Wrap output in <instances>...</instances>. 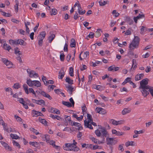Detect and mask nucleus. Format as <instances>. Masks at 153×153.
Segmentation results:
<instances>
[{"label": "nucleus", "instance_id": "21", "mask_svg": "<svg viewBox=\"0 0 153 153\" xmlns=\"http://www.w3.org/2000/svg\"><path fill=\"white\" fill-rule=\"evenodd\" d=\"M32 101L34 103H35L37 104H39L41 105H45V101L42 100H36L35 99H32Z\"/></svg>", "mask_w": 153, "mask_h": 153}, {"label": "nucleus", "instance_id": "10", "mask_svg": "<svg viewBox=\"0 0 153 153\" xmlns=\"http://www.w3.org/2000/svg\"><path fill=\"white\" fill-rule=\"evenodd\" d=\"M149 80V79L147 78L143 79L140 82L139 88L146 87L147 88V87H149V86L147 85L148 84Z\"/></svg>", "mask_w": 153, "mask_h": 153}, {"label": "nucleus", "instance_id": "29", "mask_svg": "<svg viewBox=\"0 0 153 153\" xmlns=\"http://www.w3.org/2000/svg\"><path fill=\"white\" fill-rule=\"evenodd\" d=\"M136 145V144L133 141H128L125 143V146L126 147L129 146H134Z\"/></svg>", "mask_w": 153, "mask_h": 153}, {"label": "nucleus", "instance_id": "54", "mask_svg": "<svg viewBox=\"0 0 153 153\" xmlns=\"http://www.w3.org/2000/svg\"><path fill=\"white\" fill-rule=\"evenodd\" d=\"M50 13L51 15H55L57 13V10L55 8L52 9Z\"/></svg>", "mask_w": 153, "mask_h": 153}, {"label": "nucleus", "instance_id": "33", "mask_svg": "<svg viewBox=\"0 0 153 153\" xmlns=\"http://www.w3.org/2000/svg\"><path fill=\"white\" fill-rule=\"evenodd\" d=\"M73 117L76 118L78 121L81 120L83 118V116L81 115L79 117H78V115L75 114H73Z\"/></svg>", "mask_w": 153, "mask_h": 153}, {"label": "nucleus", "instance_id": "1", "mask_svg": "<svg viewBox=\"0 0 153 153\" xmlns=\"http://www.w3.org/2000/svg\"><path fill=\"white\" fill-rule=\"evenodd\" d=\"M96 135L98 137L101 136L106 137L109 135L108 131L105 128L101 126H99L98 128L95 130Z\"/></svg>", "mask_w": 153, "mask_h": 153}, {"label": "nucleus", "instance_id": "58", "mask_svg": "<svg viewBox=\"0 0 153 153\" xmlns=\"http://www.w3.org/2000/svg\"><path fill=\"white\" fill-rule=\"evenodd\" d=\"M15 53L16 54L20 55L22 54L21 52L20 51L19 49L17 48L15 49Z\"/></svg>", "mask_w": 153, "mask_h": 153}, {"label": "nucleus", "instance_id": "44", "mask_svg": "<svg viewBox=\"0 0 153 153\" xmlns=\"http://www.w3.org/2000/svg\"><path fill=\"white\" fill-rule=\"evenodd\" d=\"M147 88H148L149 91L151 96L153 97V87L151 86L147 87Z\"/></svg>", "mask_w": 153, "mask_h": 153}, {"label": "nucleus", "instance_id": "31", "mask_svg": "<svg viewBox=\"0 0 153 153\" xmlns=\"http://www.w3.org/2000/svg\"><path fill=\"white\" fill-rule=\"evenodd\" d=\"M66 88L68 92L70 94H72L73 91L74 90V88L73 87L71 86L68 85L66 87Z\"/></svg>", "mask_w": 153, "mask_h": 153}, {"label": "nucleus", "instance_id": "27", "mask_svg": "<svg viewBox=\"0 0 153 153\" xmlns=\"http://www.w3.org/2000/svg\"><path fill=\"white\" fill-rule=\"evenodd\" d=\"M72 125L77 127L76 128L78 130H81L82 129L81 124L77 122H74L73 123Z\"/></svg>", "mask_w": 153, "mask_h": 153}, {"label": "nucleus", "instance_id": "15", "mask_svg": "<svg viewBox=\"0 0 153 153\" xmlns=\"http://www.w3.org/2000/svg\"><path fill=\"white\" fill-rule=\"evenodd\" d=\"M95 111L100 114H104L106 113V110L100 107H97L95 109Z\"/></svg>", "mask_w": 153, "mask_h": 153}, {"label": "nucleus", "instance_id": "53", "mask_svg": "<svg viewBox=\"0 0 153 153\" xmlns=\"http://www.w3.org/2000/svg\"><path fill=\"white\" fill-rule=\"evenodd\" d=\"M112 13L113 14L115 18L118 17L120 15V14L117 12L116 10H113L112 12Z\"/></svg>", "mask_w": 153, "mask_h": 153}, {"label": "nucleus", "instance_id": "60", "mask_svg": "<svg viewBox=\"0 0 153 153\" xmlns=\"http://www.w3.org/2000/svg\"><path fill=\"white\" fill-rule=\"evenodd\" d=\"M74 69L72 67H71L69 69V74L70 75L72 76H74Z\"/></svg>", "mask_w": 153, "mask_h": 153}, {"label": "nucleus", "instance_id": "3", "mask_svg": "<svg viewBox=\"0 0 153 153\" xmlns=\"http://www.w3.org/2000/svg\"><path fill=\"white\" fill-rule=\"evenodd\" d=\"M76 142H75L74 144L66 143L63 146V149L67 151H77L79 149L76 146Z\"/></svg>", "mask_w": 153, "mask_h": 153}, {"label": "nucleus", "instance_id": "38", "mask_svg": "<svg viewBox=\"0 0 153 153\" xmlns=\"http://www.w3.org/2000/svg\"><path fill=\"white\" fill-rule=\"evenodd\" d=\"M99 3L100 6H104L106 4H108L109 2L108 1H102V0H100L99 1Z\"/></svg>", "mask_w": 153, "mask_h": 153}, {"label": "nucleus", "instance_id": "23", "mask_svg": "<svg viewBox=\"0 0 153 153\" xmlns=\"http://www.w3.org/2000/svg\"><path fill=\"white\" fill-rule=\"evenodd\" d=\"M39 93L40 94L42 95L44 97L48 98L50 100L52 99V97L50 96V95L46 93L43 91H41L40 92H39Z\"/></svg>", "mask_w": 153, "mask_h": 153}, {"label": "nucleus", "instance_id": "28", "mask_svg": "<svg viewBox=\"0 0 153 153\" xmlns=\"http://www.w3.org/2000/svg\"><path fill=\"white\" fill-rule=\"evenodd\" d=\"M65 71L63 69H62L59 72L58 78L60 79H62L64 76Z\"/></svg>", "mask_w": 153, "mask_h": 153}, {"label": "nucleus", "instance_id": "45", "mask_svg": "<svg viewBox=\"0 0 153 153\" xmlns=\"http://www.w3.org/2000/svg\"><path fill=\"white\" fill-rule=\"evenodd\" d=\"M15 5L14 6V8L16 11H18L19 8L18 6L19 4V1L17 0H16L15 1Z\"/></svg>", "mask_w": 153, "mask_h": 153}, {"label": "nucleus", "instance_id": "9", "mask_svg": "<svg viewBox=\"0 0 153 153\" xmlns=\"http://www.w3.org/2000/svg\"><path fill=\"white\" fill-rule=\"evenodd\" d=\"M1 61L8 68H10L13 67V63L7 59L5 58H2L1 59Z\"/></svg>", "mask_w": 153, "mask_h": 153}, {"label": "nucleus", "instance_id": "39", "mask_svg": "<svg viewBox=\"0 0 153 153\" xmlns=\"http://www.w3.org/2000/svg\"><path fill=\"white\" fill-rule=\"evenodd\" d=\"M70 46L71 48L75 47L76 46L75 41L74 39H72L71 40Z\"/></svg>", "mask_w": 153, "mask_h": 153}, {"label": "nucleus", "instance_id": "13", "mask_svg": "<svg viewBox=\"0 0 153 153\" xmlns=\"http://www.w3.org/2000/svg\"><path fill=\"white\" fill-rule=\"evenodd\" d=\"M111 132L112 135H114L117 136H123L125 134L124 132L121 131H117V130L114 129H111Z\"/></svg>", "mask_w": 153, "mask_h": 153}, {"label": "nucleus", "instance_id": "62", "mask_svg": "<svg viewBox=\"0 0 153 153\" xmlns=\"http://www.w3.org/2000/svg\"><path fill=\"white\" fill-rule=\"evenodd\" d=\"M29 91L30 93H32L35 97H36V93L33 88H29L28 89V91Z\"/></svg>", "mask_w": 153, "mask_h": 153}, {"label": "nucleus", "instance_id": "7", "mask_svg": "<svg viewBox=\"0 0 153 153\" xmlns=\"http://www.w3.org/2000/svg\"><path fill=\"white\" fill-rule=\"evenodd\" d=\"M0 124L1 125L3 128L4 130L7 132L12 131L11 128H9L7 126V124H6L3 120L1 116L0 115Z\"/></svg>", "mask_w": 153, "mask_h": 153}, {"label": "nucleus", "instance_id": "17", "mask_svg": "<svg viewBox=\"0 0 153 153\" xmlns=\"http://www.w3.org/2000/svg\"><path fill=\"white\" fill-rule=\"evenodd\" d=\"M0 143L2 145V146L5 148L6 149L10 151L12 150V148L10 147L9 146V145L5 142L2 141H0Z\"/></svg>", "mask_w": 153, "mask_h": 153}, {"label": "nucleus", "instance_id": "16", "mask_svg": "<svg viewBox=\"0 0 153 153\" xmlns=\"http://www.w3.org/2000/svg\"><path fill=\"white\" fill-rule=\"evenodd\" d=\"M89 52L86 51L84 53L82 52L80 54L79 58L80 60H82L83 59L86 58L89 55Z\"/></svg>", "mask_w": 153, "mask_h": 153}, {"label": "nucleus", "instance_id": "25", "mask_svg": "<svg viewBox=\"0 0 153 153\" xmlns=\"http://www.w3.org/2000/svg\"><path fill=\"white\" fill-rule=\"evenodd\" d=\"M144 74H138L136 75L135 76V80L136 81H138L142 79L143 77Z\"/></svg>", "mask_w": 153, "mask_h": 153}, {"label": "nucleus", "instance_id": "26", "mask_svg": "<svg viewBox=\"0 0 153 153\" xmlns=\"http://www.w3.org/2000/svg\"><path fill=\"white\" fill-rule=\"evenodd\" d=\"M32 114L33 117H37L39 116H43L42 114L40 112L34 110L32 111Z\"/></svg>", "mask_w": 153, "mask_h": 153}, {"label": "nucleus", "instance_id": "57", "mask_svg": "<svg viewBox=\"0 0 153 153\" xmlns=\"http://www.w3.org/2000/svg\"><path fill=\"white\" fill-rule=\"evenodd\" d=\"M65 81L70 84H72L73 83V80L71 79L68 77H66L65 79Z\"/></svg>", "mask_w": 153, "mask_h": 153}, {"label": "nucleus", "instance_id": "24", "mask_svg": "<svg viewBox=\"0 0 153 153\" xmlns=\"http://www.w3.org/2000/svg\"><path fill=\"white\" fill-rule=\"evenodd\" d=\"M47 143H49L50 145H52L53 147L56 149H59V146L55 145V142L54 140H49Z\"/></svg>", "mask_w": 153, "mask_h": 153}, {"label": "nucleus", "instance_id": "4", "mask_svg": "<svg viewBox=\"0 0 153 153\" xmlns=\"http://www.w3.org/2000/svg\"><path fill=\"white\" fill-rule=\"evenodd\" d=\"M140 39L137 36H134L132 42L129 45V48L131 50L137 48L139 46Z\"/></svg>", "mask_w": 153, "mask_h": 153}, {"label": "nucleus", "instance_id": "34", "mask_svg": "<svg viewBox=\"0 0 153 153\" xmlns=\"http://www.w3.org/2000/svg\"><path fill=\"white\" fill-rule=\"evenodd\" d=\"M17 45L19 44L24 46L26 45V43L22 39H19L17 40Z\"/></svg>", "mask_w": 153, "mask_h": 153}, {"label": "nucleus", "instance_id": "6", "mask_svg": "<svg viewBox=\"0 0 153 153\" xmlns=\"http://www.w3.org/2000/svg\"><path fill=\"white\" fill-rule=\"evenodd\" d=\"M27 72L29 77L31 78H36L39 77V75L34 71L28 68Z\"/></svg>", "mask_w": 153, "mask_h": 153}, {"label": "nucleus", "instance_id": "5", "mask_svg": "<svg viewBox=\"0 0 153 153\" xmlns=\"http://www.w3.org/2000/svg\"><path fill=\"white\" fill-rule=\"evenodd\" d=\"M27 84L31 87L35 86L36 87H39L41 86V82L38 80H32L30 79H27L26 82Z\"/></svg>", "mask_w": 153, "mask_h": 153}, {"label": "nucleus", "instance_id": "40", "mask_svg": "<svg viewBox=\"0 0 153 153\" xmlns=\"http://www.w3.org/2000/svg\"><path fill=\"white\" fill-rule=\"evenodd\" d=\"M39 121L42 124L46 125L47 124V122L44 119H42L40 117L39 119Z\"/></svg>", "mask_w": 153, "mask_h": 153}, {"label": "nucleus", "instance_id": "8", "mask_svg": "<svg viewBox=\"0 0 153 153\" xmlns=\"http://www.w3.org/2000/svg\"><path fill=\"white\" fill-rule=\"evenodd\" d=\"M109 122L114 126H117L124 124L125 123V121L122 120L117 121L114 119H111L110 120Z\"/></svg>", "mask_w": 153, "mask_h": 153}, {"label": "nucleus", "instance_id": "12", "mask_svg": "<svg viewBox=\"0 0 153 153\" xmlns=\"http://www.w3.org/2000/svg\"><path fill=\"white\" fill-rule=\"evenodd\" d=\"M139 89L141 92L142 95L144 97H146L149 94V92L147 90H148L146 87L139 88Z\"/></svg>", "mask_w": 153, "mask_h": 153}, {"label": "nucleus", "instance_id": "55", "mask_svg": "<svg viewBox=\"0 0 153 153\" xmlns=\"http://www.w3.org/2000/svg\"><path fill=\"white\" fill-rule=\"evenodd\" d=\"M101 149V147L97 145H92V146L91 148V149L93 150H95L97 149Z\"/></svg>", "mask_w": 153, "mask_h": 153}, {"label": "nucleus", "instance_id": "11", "mask_svg": "<svg viewBox=\"0 0 153 153\" xmlns=\"http://www.w3.org/2000/svg\"><path fill=\"white\" fill-rule=\"evenodd\" d=\"M90 138L93 142L96 144H101L104 143L105 142V138H104L101 141H99L97 139L92 137H90Z\"/></svg>", "mask_w": 153, "mask_h": 153}, {"label": "nucleus", "instance_id": "20", "mask_svg": "<svg viewBox=\"0 0 153 153\" xmlns=\"http://www.w3.org/2000/svg\"><path fill=\"white\" fill-rule=\"evenodd\" d=\"M49 111L51 113L60 114L59 110L56 108H51L49 109Z\"/></svg>", "mask_w": 153, "mask_h": 153}, {"label": "nucleus", "instance_id": "2", "mask_svg": "<svg viewBox=\"0 0 153 153\" xmlns=\"http://www.w3.org/2000/svg\"><path fill=\"white\" fill-rule=\"evenodd\" d=\"M84 123L85 127L91 129H93L91 124L94 126H97L96 124L92 122L91 115L88 114H87V118L84 121Z\"/></svg>", "mask_w": 153, "mask_h": 153}, {"label": "nucleus", "instance_id": "49", "mask_svg": "<svg viewBox=\"0 0 153 153\" xmlns=\"http://www.w3.org/2000/svg\"><path fill=\"white\" fill-rule=\"evenodd\" d=\"M14 117L18 122H20L21 123H22V119L20 117L16 115H15L14 116Z\"/></svg>", "mask_w": 153, "mask_h": 153}, {"label": "nucleus", "instance_id": "19", "mask_svg": "<svg viewBox=\"0 0 153 153\" xmlns=\"http://www.w3.org/2000/svg\"><path fill=\"white\" fill-rule=\"evenodd\" d=\"M131 108L128 107L124 108L122 111L121 114L123 115H125L131 112Z\"/></svg>", "mask_w": 153, "mask_h": 153}, {"label": "nucleus", "instance_id": "41", "mask_svg": "<svg viewBox=\"0 0 153 153\" xmlns=\"http://www.w3.org/2000/svg\"><path fill=\"white\" fill-rule=\"evenodd\" d=\"M10 137L13 139H19L20 138L19 136L15 134H10Z\"/></svg>", "mask_w": 153, "mask_h": 153}, {"label": "nucleus", "instance_id": "64", "mask_svg": "<svg viewBox=\"0 0 153 153\" xmlns=\"http://www.w3.org/2000/svg\"><path fill=\"white\" fill-rule=\"evenodd\" d=\"M123 144H121L119 145L118 147V149L119 150L121 151V152H123L124 150V148L123 147Z\"/></svg>", "mask_w": 153, "mask_h": 153}, {"label": "nucleus", "instance_id": "46", "mask_svg": "<svg viewBox=\"0 0 153 153\" xmlns=\"http://www.w3.org/2000/svg\"><path fill=\"white\" fill-rule=\"evenodd\" d=\"M50 136L47 134H45L44 138L43 139V140L46 141V142H47L50 140Z\"/></svg>", "mask_w": 153, "mask_h": 153}, {"label": "nucleus", "instance_id": "50", "mask_svg": "<svg viewBox=\"0 0 153 153\" xmlns=\"http://www.w3.org/2000/svg\"><path fill=\"white\" fill-rule=\"evenodd\" d=\"M101 29L97 30L95 32V36L96 37H98L100 36L101 35Z\"/></svg>", "mask_w": 153, "mask_h": 153}, {"label": "nucleus", "instance_id": "51", "mask_svg": "<svg viewBox=\"0 0 153 153\" xmlns=\"http://www.w3.org/2000/svg\"><path fill=\"white\" fill-rule=\"evenodd\" d=\"M21 87V84L19 83H15L13 86V88L15 89H18Z\"/></svg>", "mask_w": 153, "mask_h": 153}, {"label": "nucleus", "instance_id": "59", "mask_svg": "<svg viewBox=\"0 0 153 153\" xmlns=\"http://www.w3.org/2000/svg\"><path fill=\"white\" fill-rule=\"evenodd\" d=\"M46 33L45 31H42L40 33L39 37L44 38L46 35Z\"/></svg>", "mask_w": 153, "mask_h": 153}, {"label": "nucleus", "instance_id": "42", "mask_svg": "<svg viewBox=\"0 0 153 153\" xmlns=\"http://www.w3.org/2000/svg\"><path fill=\"white\" fill-rule=\"evenodd\" d=\"M78 11L80 15H83L85 12V10H82L81 6L78 8Z\"/></svg>", "mask_w": 153, "mask_h": 153}, {"label": "nucleus", "instance_id": "37", "mask_svg": "<svg viewBox=\"0 0 153 153\" xmlns=\"http://www.w3.org/2000/svg\"><path fill=\"white\" fill-rule=\"evenodd\" d=\"M62 102L63 105L68 107H70L72 106V104L68 102L62 101Z\"/></svg>", "mask_w": 153, "mask_h": 153}, {"label": "nucleus", "instance_id": "56", "mask_svg": "<svg viewBox=\"0 0 153 153\" xmlns=\"http://www.w3.org/2000/svg\"><path fill=\"white\" fill-rule=\"evenodd\" d=\"M60 59L61 61H63L64 60L65 55L63 52H61L60 53Z\"/></svg>", "mask_w": 153, "mask_h": 153}, {"label": "nucleus", "instance_id": "30", "mask_svg": "<svg viewBox=\"0 0 153 153\" xmlns=\"http://www.w3.org/2000/svg\"><path fill=\"white\" fill-rule=\"evenodd\" d=\"M144 17V15L143 14H139L136 17H134V22H135L136 23H137V21L139 19H141Z\"/></svg>", "mask_w": 153, "mask_h": 153}, {"label": "nucleus", "instance_id": "14", "mask_svg": "<svg viewBox=\"0 0 153 153\" xmlns=\"http://www.w3.org/2000/svg\"><path fill=\"white\" fill-rule=\"evenodd\" d=\"M115 140L112 137H107L106 138V142L107 145H112L114 144Z\"/></svg>", "mask_w": 153, "mask_h": 153}, {"label": "nucleus", "instance_id": "36", "mask_svg": "<svg viewBox=\"0 0 153 153\" xmlns=\"http://www.w3.org/2000/svg\"><path fill=\"white\" fill-rule=\"evenodd\" d=\"M12 143L14 146L17 147L19 149L20 148V145L19 143L16 141L13 140L12 141Z\"/></svg>", "mask_w": 153, "mask_h": 153}, {"label": "nucleus", "instance_id": "63", "mask_svg": "<svg viewBox=\"0 0 153 153\" xmlns=\"http://www.w3.org/2000/svg\"><path fill=\"white\" fill-rule=\"evenodd\" d=\"M65 118L66 121L68 122H70L71 121V118L69 116L65 115Z\"/></svg>", "mask_w": 153, "mask_h": 153}, {"label": "nucleus", "instance_id": "22", "mask_svg": "<svg viewBox=\"0 0 153 153\" xmlns=\"http://www.w3.org/2000/svg\"><path fill=\"white\" fill-rule=\"evenodd\" d=\"M30 102V100L27 98L25 99L24 102L22 104L24 108L26 109H27L28 108V105Z\"/></svg>", "mask_w": 153, "mask_h": 153}, {"label": "nucleus", "instance_id": "52", "mask_svg": "<svg viewBox=\"0 0 153 153\" xmlns=\"http://www.w3.org/2000/svg\"><path fill=\"white\" fill-rule=\"evenodd\" d=\"M30 129L31 131L35 133L36 135H38L39 134V133L37 130L33 128H30Z\"/></svg>", "mask_w": 153, "mask_h": 153}, {"label": "nucleus", "instance_id": "35", "mask_svg": "<svg viewBox=\"0 0 153 153\" xmlns=\"http://www.w3.org/2000/svg\"><path fill=\"white\" fill-rule=\"evenodd\" d=\"M55 37V35L53 34H51L48 37L49 42L51 43Z\"/></svg>", "mask_w": 153, "mask_h": 153}, {"label": "nucleus", "instance_id": "47", "mask_svg": "<svg viewBox=\"0 0 153 153\" xmlns=\"http://www.w3.org/2000/svg\"><path fill=\"white\" fill-rule=\"evenodd\" d=\"M24 89L26 94H29L28 87L27 85L25 84L23 85Z\"/></svg>", "mask_w": 153, "mask_h": 153}, {"label": "nucleus", "instance_id": "61", "mask_svg": "<svg viewBox=\"0 0 153 153\" xmlns=\"http://www.w3.org/2000/svg\"><path fill=\"white\" fill-rule=\"evenodd\" d=\"M29 144L30 145L35 147H37L38 145L37 143L36 142H30Z\"/></svg>", "mask_w": 153, "mask_h": 153}, {"label": "nucleus", "instance_id": "43", "mask_svg": "<svg viewBox=\"0 0 153 153\" xmlns=\"http://www.w3.org/2000/svg\"><path fill=\"white\" fill-rule=\"evenodd\" d=\"M9 42L11 45H17V40L10 39L9 41Z\"/></svg>", "mask_w": 153, "mask_h": 153}, {"label": "nucleus", "instance_id": "48", "mask_svg": "<svg viewBox=\"0 0 153 153\" xmlns=\"http://www.w3.org/2000/svg\"><path fill=\"white\" fill-rule=\"evenodd\" d=\"M1 14L3 16L6 17H10L12 16L11 14L10 13H7L4 11H1Z\"/></svg>", "mask_w": 153, "mask_h": 153}, {"label": "nucleus", "instance_id": "32", "mask_svg": "<svg viewBox=\"0 0 153 153\" xmlns=\"http://www.w3.org/2000/svg\"><path fill=\"white\" fill-rule=\"evenodd\" d=\"M82 147V148H85L86 149L91 148L92 145L91 144H86V143H81Z\"/></svg>", "mask_w": 153, "mask_h": 153}, {"label": "nucleus", "instance_id": "18", "mask_svg": "<svg viewBox=\"0 0 153 153\" xmlns=\"http://www.w3.org/2000/svg\"><path fill=\"white\" fill-rule=\"evenodd\" d=\"M2 44H3L2 48L4 49L9 51L11 49V47L6 43V42L5 40L3 42Z\"/></svg>", "mask_w": 153, "mask_h": 153}]
</instances>
